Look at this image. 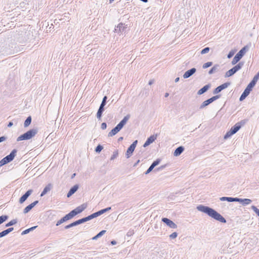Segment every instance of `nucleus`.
Listing matches in <instances>:
<instances>
[{
	"label": "nucleus",
	"mask_w": 259,
	"mask_h": 259,
	"mask_svg": "<svg viewBox=\"0 0 259 259\" xmlns=\"http://www.w3.org/2000/svg\"><path fill=\"white\" fill-rule=\"evenodd\" d=\"M242 66V63H239L237 65L235 66L234 67H233L232 69L228 70L226 73V76L227 77H229L233 75L235 73H236L238 70H239Z\"/></svg>",
	"instance_id": "8"
},
{
	"label": "nucleus",
	"mask_w": 259,
	"mask_h": 259,
	"mask_svg": "<svg viewBox=\"0 0 259 259\" xmlns=\"http://www.w3.org/2000/svg\"><path fill=\"white\" fill-rule=\"evenodd\" d=\"M257 81L253 78L252 80L249 83L245 89H248V91L250 92L253 87L256 84Z\"/></svg>",
	"instance_id": "21"
},
{
	"label": "nucleus",
	"mask_w": 259,
	"mask_h": 259,
	"mask_svg": "<svg viewBox=\"0 0 259 259\" xmlns=\"http://www.w3.org/2000/svg\"><path fill=\"white\" fill-rule=\"evenodd\" d=\"M252 208L255 212L259 216V209L254 206H253Z\"/></svg>",
	"instance_id": "43"
},
{
	"label": "nucleus",
	"mask_w": 259,
	"mask_h": 259,
	"mask_svg": "<svg viewBox=\"0 0 259 259\" xmlns=\"http://www.w3.org/2000/svg\"><path fill=\"white\" fill-rule=\"evenodd\" d=\"M107 127L106 123L105 122H103L101 124V128L103 130L105 129Z\"/></svg>",
	"instance_id": "46"
},
{
	"label": "nucleus",
	"mask_w": 259,
	"mask_h": 259,
	"mask_svg": "<svg viewBox=\"0 0 259 259\" xmlns=\"http://www.w3.org/2000/svg\"><path fill=\"white\" fill-rule=\"evenodd\" d=\"M66 221L64 217H63L61 219H60L59 221H58L56 224L57 226H59V225L61 224L63 222Z\"/></svg>",
	"instance_id": "35"
},
{
	"label": "nucleus",
	"mask_w": 259,
	"mask_h": 259,
	"mask_svg": "<svg viewBox=\"0 0 259 259\" xmlns=\"http://www.w3.org/2000/svg\"><path fill=\"white\" fill-rule=\"evenodd\" d=\"M16 150H13L12 152L8 156L4 157L3 159L0 161V166H2L7 163L11 161L15 156Z\"/></svg>",
	"instance_id": "6"
},
{
	"label": "nucleus",
	"mask_w": 259,
	"mask_h": 259,
	"mask_svg": "<svg viewBox=\"0 0 259 259\" xmlns=\"http://www.w3.org/2000/svg\"><path fill=\"white\" fill-rule=\"evenodd\" d=\"M8 219V217L6 215H2L0 217V224H2Z\"/></svg>",
	"instance_id": "32"
},
{
	"label": "nucleus",
	"mask_w": 259,
	"mask_h": 259,
	"mask_svg": "<svg viewBox=\"0 0 259 259\" xmlns=\"http://www.w3.org/2000/svg\"><path fill=\"white\" fill-rule=\"evenodd\" d=\"M247 50V47H244L234 57L232 64L233 65L236 64L238 62L240 61V60L242 58V57L245 55L246 51Z\"/></svg>",
	"instance_id": "5"
},
{
	"label": "nucleus",
	"mask_w": 259,
	"mask_h": 259,
	"mask_svg": "<svg viewBox=\"0 0 259 259\" xmlns=\"http://www.w3.org/2000/svg\"><path fill=\"white\" fill-rule=\"evenodd\" d=\"M222 200H227L229 202L232 201H240V199L237 198H232V197H224L221 198Z\"/></svg>",
	"instance_id": "25"
},
{
	"label": "nucleus",
	"mask_w": 259,
	"mask_h": 259,
	"mask_svg": "<svg viewBox=\"0 0 259 259\" xmlns=\"http://www.w3.org/2000/svg\"><path fill=\"white\" fill-rule=\"evenodd\" d=\"M152 83H153V81L152 80L150 81L149 82V84L150 85L152 84Z\"/></svg>",
	"instance_id": "50"
},
{
	"label": "nucleus",
	"mask_w": 259,
	"mask_h": 259,
	"mask_svg": "<svg viewBox=\"0 0 259 259\" xmlns=\"http://www.w3.org/2000/svg\"><path fill=\"white\" fill-rule=\"evenodd\" d=\"M177 233L176 232L172 233L170 235V238L171 239L176 238L177 237Z\"/></svg>",
	"instance_id": "42"
},
{
	"label": "nucleus",
	"mask_w": 259,
	"mask_h": 259,
	"mask_svg": "<svg viewBox=\"0 0 259 259\" xmlns=\"http://www.w3.org/2000/svg\"><path fill=\"white\" fill-rule=\"evenodd\" d=\"M16 223V221L15 220H12L9 223L7 224L6 226L7 227H8V226L13 225L15 224Z\"/></svg>",
	"instance_id": "36"
},
{
	"label": "nucleus",
	"mask_w": 259,
	"mask_h": 259,
	"mask_svg": "<svg viewBox=\"0 0 259 259\" xmlns=\"http://www.w3.org/2000/svg\"><path fill=\"white\" fill-rule=\"evenodd\" d=\"M250 93V92L248 91V89H245L243 93L240 97V100H243Z\"/></svg>",
	"instance_id": "26"
},
{
	"label": "nucleus",
	"mask_w": 259,
	"mask_h": 259,
	"mask_svg": "<svg viewBox=\"0 0 259 259\" xmlns=\"http://www.w3.org/2000/svg\"><path fill=\"white\" fill-rule=\"evenodd\" d=\"M240 201L244 202L245 204H248L251 202V200L249 199H240Z\"/></svg>",
	"instance_id": "33"
},
{
	"label": "nucleus",
	"mask_w": 259,
	"mask_h": 259,
	"mask_svg": "<svg viewBox=\"0 0 259 259\" xmlns=\"http://www.w3.org/2000/svg\"><path fill=\"white\" fill-rule=\"evenodd\" d=\"M31 118L30 116H29L27 117V118L25 120L24 122V126L27 127L31 123Z\"/></svg>",
	"instance_id": "29"
},
{
	"label": "nucleus",
	"mask_w": 259,
	"mask_h": 259,
	"mask_svg": "<svg viewBox=\"0 0 259 259\" xmlns=\"http://www.w3.org/2000/svg\"><path fill=\"white\" fill-rule=\"evenodd\" d=\"M219 98V96H215L211 97V98L204 101L203 103L200 106V108H203L205 106H207L210 103H212L214 101L216 100Z\"/></svg>",
	"instance_id": "10"
},
{
	"label": "nucleus",
	"mask_w": 259,
	"mask_h": 259,
	"mask_svg": "<svg viewBox=\"0 0 259 259\" xmlns=\"http://www.w3.org/2000/svg\"><path fill=\"white\" fill-rule=\"evenodd\" d=\"M209 85H206L204 86L202 89L199 90L198 92V95H201L207 91V90L209 89Z\"/></svg>",
	"instance_id": "27"
},
{
	"label": "nucleus",
	"mask_w": 259,
	"mask_h": 259,
	"mask_svg": "<svg viewBox=\"0 0 259 259\" xmlns=\"http://www.w3.org/2000/svg\"><path fill=\"white\" fill-rule=\"evenodd\" d=\"M160 161L159 160H157L156 161H154L152 164L151 165V166L149 167V168L147 169L146 172H145L146 174H149L152 170L153 169V168L157 165L159 163Z\"/></svg>",
	"instance_id": "18"
},
{
	"label": "nucleus",
	"mask_w": 259,
	"mask_h": 259,
	"mask_svg": "<svg viewBox=\"0 0 259 259\" xmlns=\"http://www.w3.org/2000/svg\"><path fill=\"white\" fill-rule=\"evenodd\" d=\"M162 221L165 223L167 226H168L171 228L175 229L177 227V226L175 223H174L172 221L169 220L167 218H162Z\"/></svg>",
	"instance_id": "11"
},
{
	"label": "nucleus",
	"mask_w": 259,
	"mask_h": 259,
	"mask_svg": "<svg viewBox=\"0 0 259 259\" xmlns=\"http://www.w3.org/2000/svg\"><path fill=\"white\" fill-rule=\"evenodd\" d=\"M75 175V174H74L72 177H74Z\"/></svg>",
	"instance_id": "54"
},
{
	"label": "nucleus",
	"mask_w": 259,
	"mask_h": 259,
	"mask_svg": "<svg viewBox=\"0 0 259 259\" xmlns=\"http://www.w3.org/2000/svg\"><path fill=\"white\" fill-rule=\"evenodd\" d=\"M257 81L253 78L252 80L249 83L245 89H248V91L250 92L253 87L256 84Z\"/></svg>",
	"instance_id": "22"
},
{
	"label": "nucleus",
	"mask_w": 259,
	"mask_h": 259,
	"mask_svg": "<svg viewBox=\"0 0 259 259\" xmlns=\"http://www.w3.org/2000/svg\"><path fill=\"white\" fill-rule=\"evenodd\" d=\"M114 0H110V2L112 3Z\"/></svg>",
	"instance_id": "53"
},
{
	"label": "nucleus",
	"mask_w": 259,
	"mask_h": 259,
	"mask_svg": "<svg viewBox=\"0 0 259 259\" xmlns=\"http://www.w3.org/2000/svg\"><path fill=\"white\" fill-rule=\"evenodd\" d=\"M179 78H178H178H177L176 79V82H177V81H178L179 80Z\"/></svg>",
	"instance_id": "51"
},
{
	"label": "nucleus",
	"mask_w": 259,
	"mask_h": 259,
	"mask_svg": "<svg viewBox=\"0 0 259 259\" xmlns=\"http://www.w3.org/2000/svg\"><path fill=\"white\" fill-rule=\"evenodd\" d=\"M103 149V147L101 145H98L96 148V151L97 152H100Z\"/></svg>",
	"instance_id": "39"
},
{
	"label": "nucleus",
	"mask_w": 259,
	"mask_h": 259,
	"mask_svg": "<svg viewBox=\"0 0 259 259\" xmlns=\"http://www.w3.org/2000/svg\"><path fill=\"white\" fill-rule=\"evenodd\" d=\"M209 51V48L206 47V48H204V49H203L201 51V54H204L205 53H207Z\"/></svg>",
	"instance_id": "34"
},
{
	"label": "nucleus",
	"mask_w": 259,
	"mask_h": 259,
	"mask_svg": "<svg viewBox=\"0 0 259 259\" xmlns=\"http://www.w3.org/2000/svg\"><path fill=\"white\" fill-rule=\"evenodd\" d=\"M6 140V138L5 137H0V142H2Z\"/></svg>",
	"instance_id": "47"
},
{
	"label": "nucleus",
	"mask_w": 259,
	"mask_h": 259,
	"mask_svg": "<svg viewBox=\"0 0 259 259\" xmlns=\"http://www.w3.org/2000/svg\"><path fill=\"white\" fill-rule=\"evenodd\" d=\"M14 230L13 228H10L6 230H4L0 233V238L7 235Z\"/></svg>",
	"instance_id": "23"
},
{
	"label": "nucleus",
	"mask_w": 259,
	"mask_h": 259,
	"mask_svg": "<svg viewBox=\"0 0 259 259\" xmlns=\"http://www.w3.org/2000/svg\"><path fill=\"white\" fill-rule=\"evenodd\" d=\"M168 94L166 93V94H165V97H167V96H168Z\"/></svg>",
	"instance_id": "52"
},
{
	"label": "nucleus",
	"mask_w": 259,
	"mask_h": 259,
	"mask_svg": "<svg viewBox=\"0 0 259 259\" xmlns=\"http://www.w3.org/2000/svg\"><path fill=\"white\" fill-rule=\"evenodd\" d=\"M106 231L105 230H103L102 231H101L100 233H99L96 236H95V237H94L93 238V239H97L98 238H99V237L101 236L102 235H103L105 233Z\"/></svg>",
	"instance_id": "30"
},
{
	"label": "nucleus",
	"mask_w": 259,
	"mask_h": 259,
	"mask_svg": "<svg viewBox=\"0 0 259 259\" xmlns=\"http://www.w3.org/2000/svg\"><path fill=\"white\" fill-rule=\"evenodd\" d=\"M12 125H13V123L12 122H10L8 125V126L11 127V126H12Z\"/></svg>",
	"instance_id": "48"
},
{
	"label": "nucleus",
	"mask_w": 259,
	"mask_h": 259,
	"mask_svg": "<svg viewBox=\"0 0 259 259\" xmlns=\"http://www.w3.org/2000/svg\"><path fill=\"white\" fill-rule=\"evenodd\" d=\"M217 69V66H214L209 71V74H212L213 73V72H214Z\"/></svg>",
	"instance_id": "38"
},
{
	"label": "nucleus",
	"mask_w": 259,
	"mask_h": 259,
	"mask_svg": "<svg viewBox=\"0 0 259 259\" xmlns=\"http://www.w3.org/2000/svg\"><path fill=\"white\" fill-rule=\"evenodd\" d=\"M69 214H70L71 215V217L72 218L73 217H74L75 215H76V212H75V211H73V210H72L71 211H70L69 212Z\"/></svg>",
	"instance_id": "45"
},
{
	"label": "nucleus",
	"mask_w": 259,
	"mask_h": 259,
	"mask_svg": "<svg viewBox=\"0 0 259 259\" xmlns=\"http://www.w3.org/2000/svg\"><path fill=\"white\" fill-rule=\"evenodd\" d=\"M52 188V185L51 184H49L47 185L44 188V190L41 192L40 194V196H43L46 194H47L48 192H49Z\"/></svg>",
	"instance_id": "19"
},
{
	"label": "nucleus",
	"mask_w": 259,
	"mask_h": 259,
	"mask_svg": "<svg viewBox=\"0 0 259 259\" xmlns=\"http://www.w3.org/2000/svg\"><path fill=\"white\" fill-rule=\"evenodd\" d=\"M241 125L240 123H237L231 130L228 132L224 136L225 139H227L233 134H235L240 128Z\"/></svg>",
	"instance_id": "7"
},
{
	"label": "nucleus",
	"mask_w": 259,
	"mask_h": 259,
	"mask_svg": "<svg viewBox=\"0 0 259 259\" xmlns=\"http://www.w3.org/2000/svg\"><path fill=\"white\" fill-rule=\"evenodd\" d=\"M157 138L156 135H152L148 138L147 141L144 144V147H146L149 145L151 143H153Z\"/></svg>",
	"instance_id": "12"
},
{
	"label": "nucleus",
	"mask_w": 259,
	"mask_h": 259,
	"mask_svg": "<svg viewBox=\"0 0 259 259\" xmlns=\"http://www.w3.org/2000/svg\"><path fill=\"white\" fill-rule=\"evenodd\" d=\"M137 144V141H135L127 149L126 152V158H128L131 156V155H132L133 152L134 151V150L135 149Z\"/></svg>",
	"instance_id": "9"
},
{
	"label": "nucleus",
	"mask_w": 259,
	"mask_h": 259,
	"mask_svg": "<svg viewBox=\"0 0 259 259\" xmlns=\"http://www.w3.org/2000/svg\"><path fill=\"white\" fill-rule=\"evenodd\" d=\"M36 228V227H32L31 228H29L28 229H26L25 230H24L23 232H22V234H27L28 233L30 230H33L34 228Z\"/></svg>",
	"instance_id": "40"
},
{
	"label": "nucleus",
	"mask_w": 259,
	"mask_h": 259,
	"mask_svg": "<svg viewBox=\"0 0 259 259\" xmlns=\"http://www.w3.org/2000/svg\"><path fill=\"white\" fill-rule=\"evenodd\" d=\"M36 133L37 131L36 130H30L27 131L26 133H24V134L18 137L17 139V141H20L23 140H29L31 139L32 137H33L36 134Z\"/></svg>",
	"instance_id": "4"
},
{
	"label": "nucleus",
	"mask_w": 259,
	"mask_h": 259,
	"mask_svg": "<svg viewBox=\"0 0 259 259\" xmlns=\"http://www.w3.org/2000/svg\"><path fill=\"white\" fill-rule=\"evenodd\" d=\"M32 190H29L27 191L24 195H23L19 199V202L20 203H23L28 198V197L31 194Z\"/></svg>",
	"instance_id": "14"
},
{
	"label": "nucleus",
	"mask_w": 259,
	"mask_h": 259,
	"mask_svg": "<svg viewBox=\"0 0 259 259\" xmlns=\"http://www.w3.org/2000/svg\"><path fill=\"white\" fill-rule=\"evenodd\" d=\"M196 71L195 68H192L188 71H187L184 74L183 77L185 78H188L191 75H192L193 73H194Z\"/></svg>",
	"instance_id": "16"
},
{
	"label": "nucleus",
	"mask_w": 259,
	"mask_h": 259,
	"mask_svg": "<svg viewBox=\"0 0 259 259\" xmlns=\"http://www.w3.org/2000/svg\"><path fill=\"white\" fill-rule=\"evenodd\" d=\"M230 84V83H225L219 87H218L214 90V93L215 94L219 93L222 90L227 88L228 85Z\"/></svg>",
	"instance_id": "13"
},
{
	"label": "nucleus",
	"mask_w": 259,
	"mask_h": 259,
	"mask_svg": "<svg viewBox=\"0 0 259 259\" xmlns=\"http://www.w3.org/2000/svg\"><path fill=\"white\" fill-rule=\"evenodd\" d=\"M235 52V51H233V50L231 51L228 55V58H231V57H232L233 56V55H234Z\"/></svg>",
	"instance_id": "37"
},
{
	"label": "nucleus",
	"mask_w": 259,
	"mask_h": 259,
	"mask_svg": "<svg viewBox=\"0 0 259 259\" xmlns=\"http://www.w3.org/2000/svg\"><path fill=\"white\" fill-rule=\"evenodd\" d=\"M104 107H101V106H100V108L97 112V118L99 119H101V116H102V113L104 111Z\"/></svg>",
	"instance_id": "28"
},
{
	"label": "nucleus",
	"mask_w": 259,
	"mask_h": 259,
	"mask_svg": "<svg viewBox=\"0 0 259 259\" xmlns=\"http://www.w3.org/2000/svg\"><path fill=\"white\" fill-rule=\"evenodd\" d=\"M78 188V187L77 185H75L72 188H71L67 194V197H69L72 194H73L77 190Z\"/></svg>",
	"instance_id": "20"
},
{
	"label": "nucleus",
	"mask_w": 259,
	"mask_h": 259,
	"mask_svg": "<svg viewBox=\"0 0 259 259\" xmlns=\"http://www.w3.org/2000/svg\"><path fill=\"white\" fill-rule=\"evenodd\" d=\"M111 209V207H107L106 208H105V209H102L98 212H96L95 213H94L93 214H92L91 215H89L88 217H85V218H82L81 219H80V220H78L72 223H71L70 224L68 225H67L65 227V228L66 229H67L70 227H73V226H75L76 225H79L81 223H82L83 222H85L86 221H88L89 220H90L94 218H96V217H98L99 215L104 213V212L109 210Z\"/></svg>",
	"instance_id": "1"
},
{
	"label": "nucleus",
	"mask_w": 259,
	"mask_h": 259,
	"mask_svg": "<svg viewBox=\"0 0 259 259\" xmlns=\"http://www.w3.org/2000/svg\"><path fill=\"white\" fill-rule=\"evenodd\" d=\"M64 217L66 221H67L68 220H70V219H72V218L71 217V215L69 214V213H68L67 214H66V215H65Z\"/></svg>",
	"instance_id": "44"
},
{
	"label": "nucleus",
	"mask_w": 259,
	"mask_h": 259,
	"mask_svg": "<svg viewBox=\"0 0 259 259\" xmlns=\"http://www.w3.org/2000/svg\"><path fill=\"white\" fill-rule=\"evenodd\" d=\"M87 205L86 204H83L78 207H77L75 209H74V210H73V211H75V212H76V214L81 212L83 210H84L86 207H87Z\"/></svg>",
	"instance_id": "15"
},
{
	"label": "nucleus",
	"mask_w": 259,
	"mask_h": 259,
	"mask_svg": "<svg viewBox=\"0 0 259 259\" xmlns=\"http://www.w3.org/2000/svg\"><path fill=\"white\" fill-rule=\"evenodd\" d=\"M106 99H107V97H106V96H105V97L103 98V101H102V103H101V104L100 106L104 107V106H105V103H106Z\"/></svg>",
	"instance_id": "41"
},
{
	"label": "nucleus",
	"mask_w": 259,
	"mask_h": 259,
	"mask_svg": "<svg viewBox=\"0 0 259 259\" xmlns=\"http://www.w3.org/2000/svg\"><path fill=\"white\" fill-rule=\"evenodd\" d=\"M198 209L199 210L208 214L210 217L213 218L216 220H218L222 223L226 222V220L220 213L212 208L206 206H201L198 207Z\"/></svg>",
	"instance_id": "2"
},
{
	"label": "nucleus",
	"mask_w": 259,
	"mask_h": 259,
	"mask_svg": "<svg viewBox=\"0 0 259 259\" xmlns=\"http://www.w3.org/2000/svg\"><path fill=\"white\" fill-rule=\"evenodd\" d=\"M212 63L211 62H208L207 63H204L203 65V68L205 69L207 68L212 65Z\"/></svg>",
	"instance_id": "31"
},
{
	"label": "nucleus",
	"mask_w": 259,
	"mask_h": 259,
	"mask_svg": "<svg viewBox=\"0 0 259 259\" xmlns=\"http://www.w3.org/2000/svg\"><path fill=\"white\" fill-rule=\"evenodd\" d=\"M184 151V148L182 146H180L177 148L174 152L175 156H179Z\"/></svg>",
	"instance_id": "24"
},
{
	"label": "nucleus",
	"mask_w": 259,
	"mask_h": 259,
	"mask_svg": "<svg viewBox=\"0 0 259 259\" xmlns=\"http://www.w3.org/2000/svg\"><path fill=\"white\" fill-rule=\"evenodd\" d=\"M130 118L129 115L125 116L123 119L115 127L112 129L108 134L109 137H112L116 135L119 132L123 126L126 124Z\"/></svg>",
	"instance_id": "3"
},
{
	"label": "nucleus",
	"mask_w": 259,
	"mask_h": 259,
	"mask_svg": "<svg viewBox=\"0 0 259 259\" xmlns=\"http://www.w3.org/2000/svg\"><path fill=\"white\" fill-rule=\"evenodd\" d=\"M123 140V137H120L119 139H118V141H121Z\"/></svg>",
	"instance_id": "49"
},
{
	"label": "nucleus",
	"mask_w": 259,
	"mask_h": 259,
	"mask_svg": "<svg viewBox=\"0 0 259 259\" xmlns=\"http://www.w3.org/2000/svg\"><path fill=\"white\" fill-rule=\"evenodd\" d=\"M38 203L37 201H35L27 206H26L24 209V212L25 213H27L28 211H29L37 203Z\"/></svg>",
	"instance_id": "17"
}]
</instances>
